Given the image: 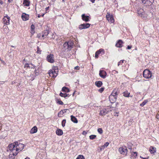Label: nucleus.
<instances>
[{"instance_id": "680f3d73", "label": "nucleus", "mask_w": 159, "mask_h": 159, "mask_svg": "<svg viewBox=\"0 0 159 159\" xmlns=\"http://www.w3.org/2000/svg\"><path fill=\"white\" fill-rule=\"evenodd\" d=\"M11 47H12V48H14V46H12V45H11Z\"/></svg>"}, {"instance_id": "c85d7f7f", "label": "nucleus", "mask_w": 159, "mask_h": 159, "mask_svg": "<svg viewBox=\"0 0 159 159\" xmlns=\"http://www.w3.org/2000/svg\"><path fill=\"white\" fill-rule=\"evenodd\" d=\"M130 93L128 91H125L124 92V96L125 97H128Z\"/></svg>"}, {"instance_id": "49530a36", "label": "nucleus", "mask_w": 159, "mask_h": 159, "mask_svg": "<svg viewBox=\"0 0 159 159\" xmlns=\"http://www.w3.org/2000/svg\"><path fill=\"white\" fill-rule=\"evenodd\" d=\"M156 117L157 119H159V114L157 113L156 115Z\"/></svg>"}, {"instance_id": "5fc2aeb1", "label": "nucleus", "mask_w": 159, "mask_h": 159, "mask_svg": "<svg viewBox=\"0 0 159 159\" xmlns=\"http://www.w3.org/2000/svg\"><path fill=\"white\" fill-rule=\"evenodd\" d=\"M92 3H94L95 0H90Z\"/></svg>"}, {"instance_id": "39448f33", "label": "nucleus", "mask_w": 159, "mask_h": 159, "mask_svg": "<svg viewBox=\"0 0 159 159\" xmlns=\"http://www.w3.org/2000/svg\"><path fill=\"white\" fill-rule=\"evenodd\" d=\"M119 151L121 154L124 155L126 156L127 154V150L125 147L120 148Z\"/></svg>"}, {"instance_id": "4468645a", "label": "nucleus", "mask_w": 159, "mask_h": 159, "mask_svg": "<svg viewBox=\"0 0 159 159\" xmlns=\"http://www.w3.org/2000/svg\"><path fill=\"white\" fill-rule=\"evenodd\" d=\"M106 18L107 20H114L112 14H110L109 13H107L106 16Z\"/></svg>"}, {"instance_id": "393cba45", "label": "nucleus", "mask_w": 159, "mask_h": 159, "mask_svg": "<svg viewBox=\"0 0 159 159\" xmlns=\"http://www.w3.org/2000/svg\"><path fill=\"white\" fill-rule=\"evenodd\" d=\"M31 32L32 34H33L35 33V26L33 25H32L31 26Z\"/></svg>"}, {"instance_id": "8fccbe9b", "label": "nucleus", "mask_w": 159, "mask_h": 159, "mask_svg": "<svg viewBox=\"0 0 159 159\" xmlns=\"http://www.w3.org/2000/svg\"><path fill=\"white\" fill-rule=\"evenodd\" d=\"M100 151H102V150H103L104 148L102 147V146H101L100 147Z\"/></svg>"}, {"instance_id": "473e14b6", "label": "nucleus", "mask_w": 159, "mask_h": 159, "mask_svg": "<svg viewBox=\"0 0 159 159\" xmlns=\"http://www.w3.org/2000/svg\"><path fill=\"white\" fill-rule=\"evenodd\" d=\"M96 137V135H92L89 136V138L91 139H95Z\"/></svg>"}, {"instance_id": "a19ab883", "label": "nucleus", "mask_w": 159, "mask_h": 159, "mask_svg": "<svg viewBox=\"0 0 159 159\" xmlns=\"http://www.w3.org/2000/svg\"><path fill=\"white\" fill-rule=\"evenodd\" d=\"M148 102V101L147 100H145L142 103L140 104V105L143 106L144 105Z\"/></svg>"}, {"instance_id": "dca6fc26", "label": "nucleus", "mask_w": 159, "mask_h": 159, "mask_svg": "<svg viewBox=\"0 0 159 159\" xmlns=\"http://www.w3.org/2000/svg\"><path fill=\"white\" fill-rule=\"evenodd\" d=\"M82 20H89L91 19L90 15H86L85 14H83L82 15Z\"/></svg>"}, {"instance_id": "5701e85b", "label": "nucleus", "mask_w": 159, "mask_h": 159, "mask_svg": "<svg viewBox=\"0 0 159 159\" xmlns=\"http://www.w3.org/2000/svg\"><path fill=\"white\" fill-rule=\"evenodd\" d=\"M56 134L58 135H61L63 134V131L61 129H57L56 131Z\"/></svg>"}, {"instance_id": "c03bdc74", "label": "nucleus", "mask_w": 159, "mask_h": 159, "mask_svg": "<svg viewBox=\"0 0 159 159\" xmlns=\"http://www.w3.org/2000/svg\"><path fill=\"white\" fill-rule=\"evenodd\" d=\"M57 103L60 105H63V102L61 101H58Z\"/></svg>"}, {"instance_id": "4d7b16f0", "label": "nucleus", "mask_w": 159, "mask_h": 159, "mask_svg": "<svg viewBox=\"0 0 159 159\" xmlns=\"http://www.w3.org/2000/svg\"><path fill=\"white\" fill-rule=\"evenodd\" d=\"M37 37H38V38H40V34H38L37 35Z\"/></svg>"}, {"instance_id": "1a4fd4ad", "label": "nucleus", "mask_w": 159, "mask_h": 159, "mask_svg": "<svg viewBox=\"0 0 159 159\" xmlns=\"http://www.w3.org/2000/svg\"><path fill=\"white\" fill-rule=\"evenodd\" d=\"M90 25L89 23L83 24L79 25V28L80 30L85 29L89 27Z\"/></svg>"}, {"instance_id": "09e8293b", "label": "nucleus", "mask_w": 159, "mask_h": 159, "mask_svg": "<svg viewBox=\"0 0 159 159\" xmlns=\"http://www.w3.org/2000/svg\"><path fill=\"white\" fill-rule=\"evenodd\" d=\"M75 69L76 70H79V67L78 66H76L75 67Z\"/></svg>"}, {"instance_id": "20e7f679", "label": "nucleus", "mask_w": 159, "mask_h": 159, "mask_svg": "<svg viewBox=\"0 0 159 159\" xmlns=\"http://www.w3.org/2000/svg\"><path fill=\"white\" fill-rule=\"evenodd\" d=\"M152 73L148 70H145L143 72V76L144 78H149L152 76Z\"/></svg>"}, {"instance_id": "774afa93", "label": "nucleus", "mask_w": 159, "mask_h": 159, "mask_svg": "<svg viewBox=\"0 0 159 159\" xmlns=\"http://www.w3.org/2000/svg\"><path fill=\"white\" fill-rule=\"evenodd\" d=\"M140 158H142V157H141V156H140Z\"/></svg>"}, {"instance_id": "6ab92c4d", "label": "nucleus", "mask_w": 159, "mask_h": 159, "mask_svg": "<svg viewBox=\"0 0 159 159\" xmlns=\"http://www.w3.org/2000/svg\"><path fill=\"white\" fill-rule=\"evenodd\" d=\"M149 151L151 153L153 154L156 152V149L153 147L151 146L150 148Z\"/></svg>"}, {"instance_id": "de8ad7c7", "label": "nucleus", "mask_w": 159, "mask_h": 159, "mask_svg": "<svg viewBox=\"0 0 159 159\" xmlns=\"http://www.w3.org/2000/svg\"><path fill=\"white\" fill-rule=\"evenodd\" d=\"M86 134H87V132H86V131H84L83 132L82 134H83V135H85Z\"/></svg>"}, {"instance_id": "ddd939ff", "label": "nucleus", "mask_w": 159, "mask_h": 159, "mask_svg": "<svg viewBox=\"0 0 159 159\" xmlns=\"http://www.w3.org/2000/svg\"><path fill=\"white\" fill-rule=\"evenodd\" d=\"M29 15L28 14H27L25 13H22L21 15V18L23 20H28L29 19Z\"/></svg>"}, {"instance_id": "0eeeda50", "label": "nucleus", "mask_w": 159, "mask_h": 159, "mask_svg": "<svg viewBox=\"0 0 159 159\" xmlns=\"http://www.w3.org/2000/svg\"><path fill=\"white\" fill-rule=\"evenodd\" d=\"M47 59L48 61L50 63H53L54 62V55L52 54H50L48 55Z\"/></svg>"}, {"instance_id": "864d4df0", "label": "nucleus", "mask_w": 159, "mask_h": 159, "mask_svg": "<svg viewBox=\"0 0 159 159\" xmlns=\"http://www.w3.org/2000/svg\"><path fill=\"white\" fill-rule=\"evenodd\" d=\"M3 1L1 0H0V3L1 4V5H2L3 4Z\"/></svg>"}, {"instance_id": "a18cd8bd", "label": "nucleus", "mask_w": 159, "mask_h": 159, "mask_svg": "<svg viewBox=\"0 0 159 159\" xmlns=\"http://www.w3.org/2000/svg\"><path fill=\"white\" fill-rule=\"evenodd\" d=\"M29 65L28 64H25V67H29Z\"/></svg>"}, {"instance_id": "13d9d810", "label": "nucleus", "mask_w": 159, "mask_h": 159, "mask_svg": "<svg viewBox=\"0 0 159 159\" xmlns=\"http://www.w3.org/2000/svg\"><path fill=\"white\" fill-rule=\"evenodd\" d=\"M142 11H143V9H140V12H142Z\"/></svg>"}, {"instance_id": "a878e982", "label": "nucleus", "mask_w": 159, "mask_h": 159, "mask_svg": "<svg viewBox=\"0 0 159 159\" xmlns=\"http://www.w3.org/2000/svg\"><path fill=\"white\" fill-rule=\"evenodd\" d=\"M62 90L63 92H69L70 91L69 89L67 87H63Z\"/></svg>"}, {"instance_id": "bf43d9fd", "label": "nucleus", "mask_w": 159, "mask_h": 159, "mask_svg": "<svg viewBox=\"0 0 159 159\" xmlns=\"http://www.w3.org/2000/svg\"><path fill=\"white\" fill-rule=\"evenodd\" d=\"M25 159H30V158L29 157H27Z\"/></svg>"}, {"instance_id": "2eb2a0df", "label": "nucleus", "mask_w": 159, "mask_h": 159, "mask_svg": "<svg viewBox=\"0 0 159 159\" xmlns=\"http://www.w3.org/2000/svg\"><path fill=\"white\" fill-rule=\"evenodd\" d=\"M123 43V42L121 40H119L116 44V46L118 48H121L122 47Z\"/></svg>"}, {"instance_id": "f8f14e48", "label": "nucleus", "mask_w": 159, "mask_h": 159, "mask_svg": "<svg viewBox=\"0 0 159 159\" xmlns=\"http://www.w3.org/2000/svg\"><path fill=\"white\" fill-rule=\"evenodd\" d=\"M101 52H102L103 54L104 53V49H101L97 51L95 54V57L96 58H98V55L100 54Z\"/></svg>"}, {"instance_id": "f257e3e1", "label": "nucleus", "mask_w": 159, "mask_h": 159, "mask_svg": "<svg viewBox=\"0 0 159 159\" xmlns=\"http://www.w3.org/2000/svg\"><path fill=\"white\" fill-rule=\"evenodd\" d=\"M16 143H14L10 144L8 146L7 150L8 152H10V155H12L13 156H16L19 152L16 149Z\"/></svg>"}, {"instance_id": "052dcab7", "label": "nucleus", "mask_w": 159, "mask_h": 159, "mask_svg": "<svg viewBox=\"0 0 159 159\" xmlns=\"http://www.w3.org/2000/svg\"><path fill=\"white\" fill-rule=\"evenodd\" d=\"M8 1L9 2H11L12 0L11 1L10 0H8Z\"/></svg>"}, {"instance_id": "338daca9", "label": "nucleus", "mask_w": 159, "mask_h": 159, "mask_svg": "<svg viewBox=\"0 0 159 159\" xmlns=\"http://www.w3.org/2000/svg\"><path fill=\"white\" fill-rule=\"evenodd\" d=\"M49 8V7H47L46 8L47 9H48V8Z\"/></svg>"}, {"instance_id": "423d86ee", "label": "nucleus", "mask_w": 159, "mask_h": 159, "mask_svg": "<svg viewBox=\"0 0 159 159\" xmlns=\"http://www.w3.org/2000/svg\"><path fill=\"white\" fill-rule=\"evenodd\" d=\"M14 143H16V149H17L19 152L23 149L24 147L23 144L22 143L18 144V142H14Z\"/></svg>"}, {"instance_id": "412c9836", "label": "nucleus", "mask_w": 159, "mask_h": 159, "mask_svg": "<svg viewBox=\"0 0 159 159\" xmlns=\"http://www.w3.org/2000/svg\"><path fill=\"white\" fill-rule=\"evenodd\" d=\"M30 4V1L29 0H24L23 1V4L25 6H29Z\"/></svg>"}, {"instance_id": "0e129e2a", "label": "nucleus", "mask_w": 159, "mask_h": 159, "mask_svg": "<svg viewBox=\"0 0 159 159\" xmlns=\"http://www.w3.org/2000/svg\"><path fill=\"white\" fill-rule=\"evenodd\" d=\"M143 159H148L147 158H143Z\"/></svg>"}, {"instance_id": "f03ea898", "label": "nucleus", "mask_w": 159, "mask_h": 159, "mask_svg": "<svg viewBox=\"0 0 159 159\" xmlns=\"http://www.w3.org/2000/svg\"><path fill=\"white\" fill-rule=\"evenodd\" d=\"M119 92L117 89L113 90L111 94L109 96V98L110 101L111 103H114L116 101L117 95Z\"/></svg>"}, {"instance_id": "6e6d98bb", "label": "nucleus", "mask_w": 159, "mask_h": 159, "mask_svg": "<svg viewBox=\"0 0 159 159\" xmlns=\"http://www.w3.org/2000/svg\"><path fill=\"white\" fill-rule=\"evenodd\" d=\"M6 17V16H5V17H4V18H3V19ZM6 17L7 18V19H8V20L10 18L9 16H6Z\"/></svg>"}, {"instance_id": "72a5a7b5", "label": "nucleus", "mask_w": 159, "mask_h": 159, "mask_svg": "<svg viewBox=\"0 0 159 159\" xmlns=\"http://www.w3.org/2000/svg\"><path fill=\"white\" fill-rule=\"evenodd\" d=\"M98 131L99 134H102L103 132V130L101 128H99L98 129Z\"/></svg>"}, {"instance_id": "603ef678", "label": "nucleus", "mask_w": 159, "mask_h": 159, "mask_svg": "<svg viewBox=\"0 0 159 159\" xmlns=\"http://www.w3.org/2000/svg\"><path fill=\"white\" fill-rule=\"evenodd\" d=\"M131 48V46H128L127 47V49H130Z\"/></svg>"}, {"instance_id": "58836bf2", "label": "nucleus", "mask_w": 159, "mask_h": 159, "mask_svg": "<svg viewBox=\"0 0 159 159\" xmlns=\"http://www.w3.org/2000/svg\"><path fill=\"white\" fill-rule=\"evenodd\" d=\"M53 71V75L54 77V78L56 77L57 75V73L56 72V71L54 70H52Z\"/></svg>"}, {"instance_id": "4be33fe9", "label": "nucleus", "mask_w": 159, "mask_h": 159, "mask_svg": "<svg viewBox=\"0 0 159 159\" xmlns=\"http://www.w3.org/2000/svg\"><path fill=\"white\" fill-rule=\"evenodd\" d=\"M49 34L48 31L47 30H45L44 31L43 33V34L42 35V37L44 38L45 37L47 36Z\"/></svg>"}, {"instance_id": "b1692460", "label": "nucleus", "mask_w": 159, "mask_h": 159, "mask_svg": "<svg viewBox=\"0 0 159 159\" xmlns=\"http://www.w3.org/2000/svg\"><path fill=\"white\" fill-rule=\"evenodd\" d=\"M71 119L72 121L75 123H77L78 122L77 119L75 117L72 115L71 116Z\"/></svg>"}, {"instance_id": "aec40b11", "label": "nucleus", "mask_w": 159, "mask_h": 159, "mask_svg": "<svg viewBox=\"0 0 159 159\" xmlns=\"http://www.w3.org/2000/svg\"><path fill=\"white\" fill-rule=\"evenodd\" d=\"M95 85L98 87H100L102 85V83L101 81H97L95 82Z\"/></svg>"}, {"instance_id": "e2e57ef3", "label": "nucleus", "mask_w": 159, "mask_h": 159, "mask_svg": "<svg viewBox=\"0 0 159 159\" xmlns=\"http://www.w3.org/2000/svg\"><path fill=\"white\" fill-rule=\"evenodd\" d=\"M38 16L39 17H40V15H38Z\"/></svg>"}, {"instance_id": "9d476101", "label": "nucleus", "mask_w": 159, "mask_h": 159, "mask_svg": "<svg viewBox=\"0 0 159 159\" xmlns=\"http://www.w3.org/2000/svg\"><path fill=\"white\" fill-rule=\"evenodd\" d=\"M99 75L102 78H104L106 77L107 73L104 70H100L99 71Z\"/></svg>"}, {"instance_id": "6e6552de", "label": "nucleus", "mask_w": 159, "mask_h": 159, "mask_svg": "<svg viewBox=\"0 0 159 159\" xmlns=\"http://www.w3.org/2000/svg\"><path fill=\"white\" fill-rule=\"evenodd\" d=\"M128 149L131 150L130 153V158L131 159H134L136 158L137 156V153L135 152H132L131 150L132 149V147H130L128 148Z\"/></svg>"}, {"instance_id": "ea45409f", "label": "nucleus", "mask_w": 159, "mask_h": 159, "mask_svg": "<svg viewBox=\"0 0 159 159\" xmlns=\"http://www.w3.org/2000/svg\"><path fill=\"white\" fill-rule=\"evenodd\" d=\"M104 87H102L98 89V91L100 93H102L104 91Z\"/></svg>"}, {"instance_id": "37998d69", "label": "nucleus", "mask_w": 159, "mask_h": 159, "mask_svg": "<svg viewBox=\"0 0 159 159\" xmlns=\"http://www.w3.org/2000/svg\"><path fill=\"white\" fill-rule=\"evenodd\" d=\"M142 3L143 4H146L147 0H142Z\"/></svg>"}, {"instance_id": "a211bd4d", "label": "nucleus", "mask_w": 159, "mask_h": 159, "mask_svg": "<svg viewBox=\"0 0 159 159\" xmlns=\"http://www.w3.org/2000/svg\"><path fill=\"white\" fill-rule=\"evenodd\" d=\"M68 110L67 109H64L62 110L58 114V116L59 117H61L62 116V115L63 114L66 112V111Z\"/></svg>"}, {"instance_id": "7ed1b4c3", "label": "nucleus", "mask_w": 159, "mask_h": 159, "mask_svg": "<svg viewBox=\"0 0 159 159\" xmlns=\"http://www.w3.org/2000/svg\"><path fill=\"white\" fill-rule=\"evenodd\" d=\"M74 43L72 41H70L68 42H66L63 44V47L65 50L67 49L70 50L72 48Z\"/></svg>"}, {"instance_id": "c9c22d12", "label": "nucleus", "mask_w": 159, "mask_h": 159, "mask_svg": "<svg viewBox=\"0 0 159 159\" xmlns=\"http://www.w3.org/2000/svg\"><path fill=\"white\" fill-rule=\"evenodd\" d=\"M3 23L7 25L9 24V20H3Z\"/></svg>"}, {"instance_id": "c756f323", "label": "nucleus", "mask_w": 159, "mask_h": 159, "mask_svg": "<svg viewBox=\"0 0 159 159\" xmlns=\"http://www.w3.org/2000/svg\"><path fill=\"white\" fill-rule=\"evenodd\" d=\"M109 143L108 142H106L104 145L102 146V147L104 148V149L106 148L109 145Z\"/></svg>"}, {"instance_id": "69168bd1", "label": "nucleus", "mask_w": 159, "mask_h": 159, "mask_svg": "<svg viewBox=\"0 0 159 159\" xmlns=\"http://www.w3.org/2000/svg\"><path fill=\"white\" fill-rule=\"evenodd\" d=\"M75 93V92H74V93H73V95H74V94Z\"/></svg>"}, {"instance_id": "f3484780", "label": "nucleus", "mask_w": 159, "mask_h": 159, "mask_svg": "<svg viewBox=\"0 0 159 159\" xmlns=\"http://www.w3.org/2000/svg\"><path fill=\"white\" fill-rule=\"evenodd\" d=\"M37 128L36 126H34L33 127L30 131V133L31 134H33L37 132Z\"/></svg>"}, {"instance_id": "3c124183", "label": "nucleus", "mask_w": 159, "mask_h": 159, "mask_svg": "<svg viewBox=\"0 0 159 159\" xmlns=\"http://www.w3.org/2000/svg\"><path fill=\"white\" fill-rule=\"evenodd\" d=\"M114 20H108L109 23H112L114 22Z\"/></svg>"}, {"instance_id": "9b49d317", "label": "nucleus", "mask_w": 159, "mask_h": 159, "mask_svg": "<svg viewBox=\"0 0 159 159\" xmlns=\"http://www.w3.org/2000/svg\"><path fill=\"white\" fill-rule=\"evenodd\" d=\"M108 111L105 108L101 109L99 114L101 116L105 115L108 113Z\"/></svg>"}, {"instance_id": "4c0bfd02", "label": "nucleus", "mask_w": 159, "mask_h": 159, "mask_svg": "<svg viewBox=\"0 0 159 159\" xmlns=\"http://www.w3.org/2000/svg\"><path fill=\"white\" fill-rule=\"evenodd\" d=\"M140 15H141V16L142 17L143 16V18H142V19H146V16H144V15H145V14H144V13H142V14H141L140 13Z\"/></svg>"}, {"instance_id": "e433bc0d", "label": "nucleus", "mask_w": 159, "mask_h": 159, "mask_svg": "<svg viewBox=\"0 0 159 159\" xmlns=\"http://www.w3.org/2000/svg\"><path fill=\"white\" fill-rule=\"evenodd\" d=\"M37 53L39 54H40L41 53V50H40V48H39V47H38L37 48Z\"/></svg>"}, {"instance_id": "7c9ffc66", "label": "nucleus", "mask_w": 159, "mask_h": 159, "mask_svg": "<svg viewBox=\"0 0 159 159\" xmlns=\"http://www.w3.org/2000/svg\"><path fill=\"white\" fill-rule=\"evenodd\" d=\"M53 74V73L52 70H50L49 71V76L51 77H52L53 78H54Z\"/></svg>"}, {"instance_id": "2f4dec72", "label": "nucleus", "mask_w": 159, "mask_h": 159, "mask_svg": "<svg viewBox=\"0 0 159 159\" xmlns=\"http://www.w3.org/2000/svg\"><path fill=\"white\" fill-rule=\"evenodd\" d=\"M76 159H85L84 157L82 155H79Z\"/></svg>"}, {"instance_id": "f704fd0d", "label": "nucleus", "mask_w": 159, "mask_h": 159, "mask_svg": "<svg viewBox=\"0 0 159 159\" xmlns=\"http://www.w3.org/2000/svg\"><path fill=\"white\" fill-rule=\"evenodd\" d=\"M66 123V120L65 119L63 120L62 122H61V124L62 125L63 127H64L65 126V124Z\"/></svg>"}, {"instance_id": "bb28decb", "label": "nucleus", "mask_w": 159, "mask_h": 159, "mask_svg": "<svg viewBox=\"0 0 159 159\" xmlns=\"http://www.w3.org/2000/svg\"><path fill=\"white\" fill-rule=\"evenodd\" d=\"M154 2V0H147V4L146 5H151Z\"/></svg>"}, {"instance_id": "79ce46f5", "label": "nucleus", "mask_w": 159, "mask_h": 159, "mask_svg": "<svg viewBox=\"0 0 159 159\" xmlns=\"http://www.w3.org/2000/svg\"><path fill=\"white\" fill-rule=\"evenodd\" d=\"M124 61V60H121L118 63V66H119L120 65V64L122 63L123 62V61Z\"/></svg>"}, {"instance_id": "cd10ccee", "label": "nucleus", "mask_w": 159, "mask_h": 159, "mask_svg": "<svg viewBox=\"0 0 159 159\" xmlns=\"http://www.w3.org/2000/svg\"><path fill=\"white\" fill-rule=\"evenodd\" d=\"M69 95L68 94H67L66 93H60V95L62 97H64V98L68 96V95Z\"/></svg>"}]
</instances>
